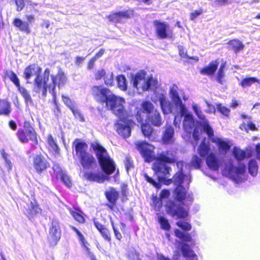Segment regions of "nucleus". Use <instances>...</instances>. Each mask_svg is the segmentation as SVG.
I'll use <instances>...</instances> for the list:
<instances>
[{
  "mask_svg": "<svg viewBox=\"0 0 260 260\" xmlns=\"http://www.w3.org/2000/svg\"><path fill=\"white\" fill-rule=\"evenodd\" d=\"M173 193L176 201L180 203L176 204L174 201H168L165 206L166 212L171 216H175L177 219H185L188 216V211L183 207L185 206L184 201H188L191 204L193 198L191 195L187 193L183 185L176 186Z\"/></svg>",
  "mask_w": 260,
  "mask_h": 260,
  "instance_id": "nucleus-1",
  "label": "nucleus"
},
{
  "mask_svg": "<svg viewBox=\"0 0 260 260\" xmlns=\"http://www.w3.org/2000/svg\"><path fill=\"white\" fill-rule=\"evenodd\" d=\"M41 72V68L37 64H32L24 69L23 76L27 83H29L31 78L34 77V91L37 93L41 92L43 96H46V81H49L50 71L48 68L45 69L43 78L40 76Z\"/></svg>",
  "mask_w": 260,
  "mask_h": 260,
  "instance_id": "nucleus-2",
  "label": "nucleus"
},
{
  "mask_svg": "<svg viewBox=\"0 0 260 260\" xmlns=\"http://www.w3.org/2000/svg\"><path fill=\"white\" fill-rule=\"evenodd\" d=\"M102 171L107 175L114 173L116 170L114 161L107 155L106 149L100 145L93 147Z\"/></svg>",
  "mask_w": 260,
  "mask_h": 260,
  "instance_id": "nucleus-3",
  "label": "nucleus"
},
{
  "mask_svg": "<svg viewBox=\"0 0 260 260\" xmlns=\"http://www.w3.org/2000/svg\"><path fill=\"white\" fill-rule=\"evenodd\" d=\"M105 100L106 107L118 118L123 119L128 114L124 105L125 103L124 98L111 94Z\"/></svg>",
  "mask_w": 260,
  "mask_h": 260,
  "instance_id": "nucleus-4",
  "label": "nucleus"
},
{
  "mask_svg": "<svg viewBox=\"0 0 260 260\" xmlns=\"http://www.w3.org/2000/svg\"><path fill=\"white\" fill-rule=\"evenodd\" d=\"M145 75L144 72L137 73L133 79V86L143 91H148L151 88H156L157 85V79L150 76L145 80Z\"/></svg>",
  "mask_w": 260,
  "mask_h": 260,
  "instance_id": "nucleus-5",
  "label": "nucleus"
},
{
  "mask_svg": "<svg viewBox=\"0 0 260 260\" xmlns=\"http://www.w3.org/2000/svg\"><path fill=\"white\" fill-rule=\"evenodd\" d=\"M66 75L63 72L59 69L56 75H52L51 80L49 79L48 81H46V95L47 94V89H48L49 92L52 94L53 100L55 103L56 100V94L55 92L56 86L57 85L59 88H60L66 84Z\"/></svg>",
  "mask_w": 260,
  "mask_h": 260,
  "instance_id": "nucleus-6",
  "label": "nucleus"
},
{
  "mask_svg": "<svg viewBox=\"0 0 260 260\" xmlns=\"http://www.w3.org/2000/svg\"><path fill=\"white\" fill-rule=\"evenodd\" d=\"M245 168L244 165L235 167L232 161H229L225 164L222 173L223 175L229 177L234 180H236L240 175L245 173Z\"/></svg>",
  "mask_w": 260,
  "mask_h": 260,
  "instance_id": "nucleus-7",
  "label": "nucleus"
},
{
  "mask_svg": "<svg viewBox=\"0 0 260 260\" xmlns=\"http://www.w3.org/2000/svg\"><path fill=\"white\" fill-rule=\"evenodd\" d=\"M157 37L159 39H172L174 34L169 24L165 21L155 20L153 22Z\"/></svg>",
  "mask_w": 260,
  "mask_h": 260,
  "instance_id": "nucleus-8",
  "label": "nucleus"
},
{
  "mask_svg": "<svg viewBox=\"0 0 260 260\" xmlns=\"http://www.w3.org/2000/svg\"><path fill=\"white\" fill-rule=\"evenodd\" d=\"M129 114H127L125 118H118L119 120L123 122L124 123L118 122L116 124V131L119 135L124 138L129 137L131 134V128L134 122L132 119H128L130 117Z\"/></svg>",
  "mask_w": 260,
  "mask_h": 260,
  "instance_id": "nucleus-9",
  "label": "nucleus"
},
{
  "mask_svg": "<svg viewBox=\"0 0 260 260\" xmlns=\"http://www.w3.org/2000/svg\"><path fill=\"white\" fill-rule=\"evenodd\" d=\"M136 146L146 162H149L153 160V151L150 144L140 141L136 143Z\"/></svg>",
  "mask_w": 260,
  "mask_h": 260,
  "instance_id": "nucleus-10",
  "label": "nucleus"
},
{
  "mask_svg": "<svg viewBox=\"0 0 260 260\" xmlns=\"http://www.w3.org/2000/svg\"><path fill=\"white\" fill-rule=\"evenodd\" d=\"M104 195L108 201L106 206L112 211L118 210L117 201L119 199V192L115 188L110 187L109 190L105 191Z\"/></svg>",
  "mask_w": 260,
  "mask_h": 260,
  "instance_id": "nucleus-11",
  "label": "nucleus"
},
{
  "mask_svg": "<svg viewBox=\"0 0 260 260\" xmlns=\"http://www.w3.org/2000/svg\"><path fill=\"white\" fill-rule=\"evenodd\" d=\"M152 169L158 180H164L165 177H168L172 170L171 168L167 164L157 160L153 163Z\"/></svg>",
  "mask_w": 260,
  "mask_h": 260,
  "instance_id": "nucleus-12",
  "label": "nucleus"
},
{
  "mask_svg": "<svg viewBox=\"0 0 260 260\" xmlns=\"http://www.w3.org/2000/svg\"><path fill=\"white\" fill-rule=\"evenodd\" d=\"M17 135L19 140L22 143H27L30 140L35 144L38 143L37 134L32 127H28L24 129L18 130Z\"/></svg>",
  "mask_w": 260,
  "mask_h": 260,
  "instance_id": "nucleus-13",
  "label": "nucleus"
},
{
  "mask_svg": "<svg viewBox=\"0 0 260 260\" xmlns=\"http://www.w3.org/2000/svg\"><path fill=\"white\" fill-rule=\"evenodd\" d=\"M177 153L173 149L161 151L158 154L156 159L166 164H174L176 162Z\"/></svg>",
  "mask_w": 260,
  "mask_h": 260,
  "instance_id": "nucleus-14",
  "label": "nucleus"
},
{
  "mask_svg": "<svg viewBox=\"0 0 260 260\" xmlns=\"http://www.w3.org/2000/svg\"><path fill=\"white\" fill-rule=\"evenodd\" d=\"M33 166L37 172L41 173L49 167V164L42 155H36L33 157Z\"/></svg>",
  "mask_w": 260,
  "mask_h": 260,
  "instance_id": "nucleus-15",
  "label": "nucleus"
},
{
  "mask_svg": "<svg viewBox=\"0 0 260 260\" xmlns=\"http://www.w3.org/2000/svg\"><path fill=\"white\" fill-rule=\"evenodd\" d=\"M54 173L53 176L57 179L61 181L68 187L71 186L72 183L70 177L67 175L66 172L63 171L58 164H54L52 167Z\"/></svg>",
  "mask_w": 260,
  "mask_h": 260,
  "instance_id": "nucleus-16",
  "label": "nucleus"
},
{
  "mask_svg": "<svg viewBox=\"0 0 260 260\" xmlns=\"http://www.w3.org/2000/svg\"><path fill=\"white\" fill-rule=\"evenodd\" d=\"M211 142L216 145L218 151L220 154L226 155L231 149V144L228 140L226 141L220 138L216 137L212 138Z\"/></svg>",
  "mask_w": 260,
  "mask_h": 260,
  "instance_id": "nucleus-17",
  "label": "nucleus"
},
{
  "mask_svg": "<svg viewBox=\"0 0 260 260\" xmlns=\"http://www.w3.org/2000/svg\"><path fill=\"white\" fill-rule=\"evenodd\" d=\"M174 129L171 125H166L161 138V143L164 145H170L174 142Z\"/></svg>",
  "mask_w": 260,
  "mask_h": 260,
  "instance_id": "nucleus-18",
  "label": "nucleus"
},
{
  "mask_svg": "<svg viewBox=\"0 0 260 260\" xmlns=\"http://www.w3.org/2000/svg\"><path fill=\"white\" fill-rule=\"evenodd\" d=\"M97 167L96 160L94 157L82 151V167L84 170H93Z\"/></svg>",
  "mask_w": 260,
  "mask_h": 260,
  "instance_id": "nucleus-19",
  "label": "nucleus"
},
{
  "mask_svg": "<svg viewBox=\"0 0 260 260\" xmlns=\"http://www.w3.org/2000/svg\"><path fill=\"white\" fill-rule=\"evenodd\" d=\"M93 95L97 100L101 103H106L105 99H107L109 95V90L106 88H102L99 86H94L92 88Z\"/></svg>",
  "mask_w": 260,
  "mask_h": 260,
  "instance_id": "nucleus-20",
  "label": "nucleus"
},
{
  "mask_svg": "<svg viewBox=\"0 0 260 260\" xmlns=\"http://www.w3.org/2000/svg\"><path fill=\"white\" fill-rule=\"evenodd\" d=\"M146 121L153 126L157 127L160 126L163 123L161 115L156 110L147 115Z\"/></svg>",
  "mask_w": 260,
  "mask_h": 260,
  "instance_id": "nucleus-21",
  "label": "nucleus"
},
{
  "mask_svg": "<svg viewBox=\"0 0 260 260\" xmlns=\"http://www.w3.org/2000/svg\"><path fill=\"white\" fill-rule=\"evenodd\" d=\"M219 62L218 59L211 61L208 66L201 69L200 71V73L203 75L209 76H213L218 68Z\"/></svg>",
  "mask_w": 260,
  "mask_h": 260,
  "instance_id": "nucleus-22",
  "label": "nucleus"
},
{
  "mask_svg": "<svg viewBox=\"0 0 260 260\" xmlns=\"http://www.w3.org/2000/svg\"><path fill=\"white\" fill-rule=\"evenodd\" d=\"M60 230L58 220H53L50 228L49 236L52 241H57L60 238Z\"/></svg>",
  "mask_w": 260,
  "mask_h": 260,
  "instance_id": "nucleus-23",
  "label": "nucleus"
},
{
  "mask_svg": "<svg viewBox=\"0 0 260 260\" xmlns=\"http://www.w3.org/2000/svg\"><path fill=\"white\" fill-rule=\"evenodd\" d=\"M84 176L88 181L96 182L99 183L104 182L106 179L108 178L100 173H93L92 172H85Z\"/></svg>",
  "mask_w": 260,
  "mask_h": 260,
  "instance_id": "nucleus-24",
  "label": "nucleus"
},
{
  "mask_svg": "<svg viewBox=\"0 0 260 260\" xmlns=\"http://www.w3.org/2000/svg\"><path fill=\"white\" fill-rule=\"evenodd\" d=\"M206 161L209 168L214 171H218L220 166L218 159L213 153H210L207 157Z\"/></svg>",
  "mask_w": 260,
  "mask_h": 260,
  "instance_id": "nucleus-25",
  "label": "nucleus"
},
{
  "mask_svg": "<svg viewBox=\"0 0 260 260\" xmlns=\"http://www.w3.org/2000/svg\"><path fill=\"white\" fill-rule=\"evenodd\" d=\"M41 209L39 207L37 201L33 199L30 201L27 205L26 209V214L29 217H33L41 213Z\"/></svg>",
  "mask_w": 260,
  "mask_h": 260,
  "instance_id": "nucleus-26",
  "label": "nucleus"
},
{
  "mask_svg": "<svg viewBox=\"0 0 260 260\" xmlns=\"http://www.w3.org/2000/svg\"><path fill=\"white\" fill-rule=\"evenodd\" d=\"M227 44L229 45V49L233 50L235 53L243 51L244 48V44L237 39L229 40L227 42Z\"/></svg>",
  "mask_w": 260,
  "mask_h": 260,
  "instance_id": "nucleus-27",
  "label": "nucleus"
},
{
  "mask_svg": "<svg viewBox=\"0 0 260 260\" xmlns=\"http://www.w3.org/2000/svg\"><path fill=\"white\" fill-rule=\"evenodd\" d=\"M73 156L77 162L81 164V140L76 139L74 142Z\"/></svg>",
  "mask_w": 260,
  "mask_h": 260,
  "instance_id": "nucleus-28",
  "label": "nucleus"
},
{
  "mask_svg": "<svg viewBox=\"0 0 260 260\" xmlns=\"http://www.w3.org/2000/svg\"><path fill=\"white\" fill-rule=\"evenodd\" d=\"M94 224L95 228L100 232L103 238L106 241L110 242L111 241V237L109 230L103 224L98 222H94Z\"/></svg>",
  "mask_w": 260,
  "mask_h": 260,
  "instance_id": "nucleus-29",
  "label": "nucleus"
},
{
  "mask_svg": "<svg viewBox=\"0 0 260 260\" xmlns=\"http://www.w3.org/2000/svg\"><path fill=\"white\" fill-rule=\"evenodd\" d=\"M194 121L190 114H186L183 120V126L186 132H190L194 127Z\"/></svg>",
  "mask_w": 260,
  "mask_h": 260,
  "instance_id": "nucleus-30",
  "label": "nucleus"
},
{
  "mask_svg": "<svg viewBox=\"0 0 260 260\" xmlns=\"http://www.w3.org/2000/svg\"><path fill=\"white\" fill-rule=\"evenodd\" d=\"M13 23L20 31H24L27 34H29L30 32L29 25L28 22L23 21L19 18H15Z\"/></svg>",
  "mask_w": 260,
  "mask_h": 260,
  "instance_id": "nucleus-31",
  "label": "nucleus"
},
{
  "mask_svg": "<svg viewBox=\"0 0 260 260\" xmlns=\"http://www.w3.org/2000/svg\"><path fill=\"white\" fill-rule=\"evenodd\" d=\"M161 109L164 114H167L172 111V105L170 102L166 97L162 96L159 98Z\"/></svg>",
  "mask_w": 260,
  "mask_h": 260,
  "instance_id": "nucleus-32",
  "label": "nucleus"
},
{
  "mask_svg": "<svg viewBox=\"0 0 260 260\" xmlns=\"http://www.w3.org/2000/svg\"><path fill=\"white\" fill-rule=\"evenodd\" d=\"M200 125L202 127L203 131L207 135L211 141L212 138H216L214 137L213 129L209 124L208 120L201 121L200 123Z\"/></svg>",
  "mask_w": 260,
  "mask_h": 260,
  "instance_id": "nucleus-33",
  "label": "nucleus"
},
{
  "mask_svg": "<svg viewBox=\"0 0 260 260\" xmlns=\"http://www.w3.org/2000/svg\"><path fill=\"white\" fill-rule=\"evenodd\" d=\"M181 250L183 256L185 258H197V255L194 253V251L189 247V246L184 243L181 247Z\"/></svg>",
  "mask_w": 260,
  "mask_h": 260,
  "instance_id": "nucleus-34",
  "label": "nucleus"
},
{
  "mask_svg": "<svg viewBox=\"0 0 260 260\" xmlns=\"http://www.w3.org/2000/svg\"><path fill=\"white\" fill-rule=\"evenodd\" d=\"M254 83H260V80L254 77L244 78L241 81L240 85L243 88L250 86Z\"/></svg>",
  "mask_w": 260,
  "mask_h": 260,
  "instance_id": "nucleus-35",
  "label": "nucleus"
},
{
  "mask_svg": "<svg viewBox=\"0 0 260 260\" xmlns=\"http://www.w3.org/2000/svg\"><path fill=\"white\" fill-rule=\"evenodd\" d=\"M175 236L184 242H191L192 238L189 233H184L181 232L179 229H175L174 230Z\"/></svg>",
  "mask_w": 260,
  "mask_h": 260,
  "instance_id": "nucleus-36",
  "label": "nucleus"
},
{
  "mask_svg": "<svg viewBox=\"0 0 260 260\" xmlns=\"http://www.w3.org/2000/svg\"><path fill=\"white\" fill-rule=\"evenodd\" d=\"M141 107L143 112L147 113V115L155 110L153 104L149 101H143L141 104Z\"/></svg>",
  "mask_w": 260,
  "mask_h": 260,
  "instance_id": "nucleus-37",
  "label": "nucleus"
},
{
  "mask_svg": "<svg viewBox=\"0 0 260 260\" xmlns=\"http://www.w3.org/2000/svg\"><path fill=\"white\" fill-rule=\"evenodd\" d=\"M141 130L144 136L150 139L153 132V128L150 124L148 122L141 123Z\"/></svg>",
  "mask_w": 260,
  "mask_h": 260,
  "instance_id": "nucleus-38",
  "label": "nucleus"
},
{
  "mask_svg": "<svg viewBox=\"0 0 260 260\" xmlns=\"http://www.w3.org/2000/svg\"><path fill=\"white\" fill-rule=\"evenodd\" d=\"M173 183L176 186L182 185L184 181V175L182 171H178L173 176Z\"/></svg>",
  "mask_w": 260,
  "mask_h": 260,
  "instance_id": "nucleus-39",
  "label": "nucleus"
},
{
  "mask_svg": "<svg viewBox=\"0 0 260 260\" xmlns=\"http://www.w3.org/2000/svg\"><path fill=\"white\" fill-rule=\"evenodd\" d=\"M233 154L235 158L238 160H242L245 158L246 156V152L240 148L234 147L233 149Z\"/></svg>",
  "mask_w": 260,
  "mask_h": 260,
  "instance_id": "nucleus-40",
  "label": "nucleus"
},
{
  "mask_svg": "<svg viewBox=\"0 0 260 260\" xmlns=\"http://www.w3.org/2000/svg\"><path fill=\"white\" fill-rule=\"evenodd\" d=\"M117 86L121 90L126 91L127 89L126 79L123 75H118L116 77Z\"/></svg>",
  "mask_w": 260,
  "mask_h": 260,
  "instance_id": "nucleus-41",
  "label": "nucleus"
},
{
  "mask_svg": "<svg viewBox=\"0 0 260 260\" xmlns=\"http://www.w3.org/2000/svg\"><path fill=\"white\" fill-rule=\"evenodd\" d=\"M48 144L51 151L54 153L55 155L59 154V148L51 135H48L47 139Z\"/></svg>",
  "mask_w": 260,
  "mask_h": 260,
  "instance_id": "nucleus-42",
  "label": "nucleus"
},
{
  "mask_svg": "<svg viewBox=\"0 0 260 260\" xmlns=\"http://www.w3.org/2000/svg\"><path fill=\"white\" fill-rule=\"evenodd\" d=\"M210 149V146L206 144L204 142H202L199 146L198 152L201 156L207 157L209 155Z\"/></svg>",
  "mask_w": 260,
  "mask_h": 260,
  "instance_id": "nucleus-43",
  "label": "nucleus"
},
{
  "mask_svg": "<svg viewBox=\"0 0 260 260\" xmlns=\"http://www.w3.org/2000/svg\"><path fill=\"white\" fill-rule=\"evenodd\" d=\"M62 99L64 104L67 105L72 111L75 116H76V107L74 101H72L69 97L62 95Z\"/></svg>",
  "mask_w": 260,
  "mask_h": 260,
  "instance_id": "nucleus-44",
  "label": "nucleus"
},
{
  "mask_svg": "<svg viewBox=\"0 0 260 260\" xmlns=\"http://www.w3.org/2000/svg\"><path fill=\"white\" fill-rule=\"evenodd\" d=\"M258 166L254 159H251L248 162V171L252 176H255L258 172Z\"/></svg>",
  "mask_w": 260,
  "mask_h": 260,
  "instance_id": "nucleus-45",
  "label": "nucleus"
},
{
  "mask_svg": "<svg viewBox=\"0 0 260 260\" xmlns=\"http://www.w3.org/2000/svg\"><path fill=\"white\" fill-rule=\"evenodd\" d=\"M158 222L160 224V228L166 231L170 230L171 227L168 219L162 216L158 217Z\"/></svg>",
  "mask_w": 260,
  "mask_h": 260,
  "instance_id": "nucleus-46",
  "label": "nucleus"
},
{
  "mask_svg": "<svg viewBox=\"0 0 260 260\" xmlns=\"http://www.w3.org/2000/svg\"><path fill=\"white\" fill-rule=\"evenodd\" d=\"M178 53L181 57L183 58L191 59L195 60H198L199 58L198 56H188L187 54V50L181 45L178 46Z\"/></svg>",
  "mask_w": 260,
  "mask_h": 260,
  "instance_id": "nucleus-47",
  "label": "nucleus"
},
{
  "mask_svg": "<svg viewBox=\"0 0 260 260\" xmlns=\"http://www.w3.org/2000/svg\"><path fill=\"white\" fill-rule=\"evenodd\" d=\"M82 246L84 247L86 254L90 258L91 260H96L95 257L92 253L91 251L90 244L85 240L83 237L82 236Z\"/></svg>",
  "mask_w": 260,
  "mask_h": 260,
  "instance_id": "nucleus-48",
  "label": "nucleus"
},
{
  "mask_svg": "<svg viewBox=\"0 0 260 260\" xmlns=\"http://www.w3.org/2000/svg\"><path fill=\"white\" fill-rule=\"evenodd\" d=\"M109 21L114 23H122L119 11L113 12L107 16Z\"/></svg>",
  "mask_w": 260,
  "mask_h": 260,
  "instance_id": "nucleus-49",
  "label": "nucleus"
},
{
  "mask_svg": "<svg viewBox=\"0 0 260 260\" xmlns=\"http://www.w3.org/2000/svg\"><path fill=\"white\" fill-rule=\"evenodd\" d=\"M202 162V159L197 155H194L192 156L190 161V166L193 167L194 169H199L201 167Z\"/></svg>",
  "mask_w": 260,
  "mask_h": 260,
  "instance_id": "nucleus-50",
  "label": "nucleus"
},
{
  "mask_svg": "<svg viewBox=\"0 0 260 260\" xmlns=\"http://www.w3.org/2000/svg\"><path fill=\"white\" fill-rule=\"evenodd\" d=\"M10 112L9 104L6 101L0 100V114L7 115Z\"/></svg>",
  "mask_w": 260,
  "mask_h": 260,
  "instance_id": "nucleus-51",
  "label": "nucleus"
},
{
  "mask_svg": "<svg viewBox=\"0 0 260 260\" xmlns=\"http://www.w3.org/2000/svg\"><path fill=\"white\" fill-rule=\"evenodd\" d=\"M122 22L124 20L132 18L134 15V10L128 9L123 11H119Z\"/></svg>",
  "mask_w": 260,
  "mask_h": 260,
  "instance_id": "nucleus-52",
  "label": "nucleus"
},
{
  "mask_svg": "<svg viewBox=\"0 0 260 260\" xmlns=\"http://www.w3.org/2000/svg\"><path fill=\"white\" fill-rule=\"evenodd\" d=\"M225 63H222L219 67L217 73V81L218 83L222 84L223 83V79L224 76V69L225 67Z\"/></svg>",
  "mask_w": 260,
  "mask_h": 260,
  "instance_id": "nucleus-53",
  "label": "nucleus"
},
{
  "mask_svg": "<svg viewBox=\"0 0 260 260\" xmlns=\"http://www.w3.org/2000/svg\"><path fill=\"white\" fill-rule=\"evenodd\" d=\"M6 75L10 80L18 88L20 86L19 80L16 74L12 71H7Z\"/></svg>",
  "mask_w": 260,
  "mask_h": 260,
  "instance_id": "nucleus-54",
  "label": "nucleus"
},
{
  "mask_svg": "<svg viewBox=\"0 0 260 260\" xmlns=\"http://www.w3.org/2000/svg\"><path fill=\"white\" fill-rule=\"evenodd\" d=\"M120 192L121 194V201L124 202L128 200L127 193L128 188L127 185L125 183H122L120 185Z\"/></svg>",
  "mask_w": 260,
  "mask_h": 260,
  "instance_id": "nucleus-55",
  "label": "nucleus"
},
{
  "mask_svg": "<svg viewBox=\"0 0 260 260\" xmlns=\"http://www.w3.org/2000/svg\"><path fill=\"white\" fill-rule=\"evenodd\" d=\"M19 92L21 93L24 98L25 101L26 103H31L32 100L29 92L27 90L23 87H18Z\"/></svg>",
  "mask_w": 260,
  "mask_h": 260,
  "instance_id": "nucleus-56",
  "label": "nucleus"
},
{
  "mask_svg": "<svg viewBox=\"0 0 260 260\" xmlns=\"http://www.w3.org/2000/svg\"><path fill=\"white\" fill-rule=\"evenodd\" d=\"M176 224L184 231H189L192 228L191 225L186 221H178L176 223Z\"/></svg>",
  "mask_w": 260,
  "mask_h": 260,
  "instance_id": "nucleus-57",
  "label": "nucleus"
},
{
  "mask_svg": "<svg viewBox=\"0 0 260 260\" xmlns=\"http://www.w3.org/2000/svg\"><path fill=\"white\" fill-rule=\"evenodd\" d=\"M217 110L226 117H229L230 113V109L222 105L221 103L216 104Z\"/></svg>",
  "mask_w": 260,
  "mask_h": 260,
  "instance_id": "nucleus-58",
  "label": "nucleus"
},
{
  "mask_svg": "<svg viewBox=\"0 0 260 260\" xmlns=\"http://www.w3.org/2000/svg\"><path fill=\"white\" fill-rule=\"evenodd\" d=\"M124 163L125 165V168L127 172H128L129 170L132 168H134V164L133 161L131 158V157L127 155L125 156Z\"/></svg>",
  "mask_w": 260,
  "mask_h": 260,
  "instance_id": "nucleus-59",
  "label": "nucleus"
},
{
  "mask_svg": "<svg viewBox=\"0 0 260 260\" xmlns=\"http://www.w3.org/2000/svg\"><path fill=\"white\" fill-rule=\"evenodd\" d=\"M127 256L131 260H141L139 253L135 249L129 250L127 253Z\"/></svg>",
  "mask_w": 260,
  "mask_h": 260,
  "instance_id": "nucleus-60",
  "label": "nucleus"
},
{
  "mask_svg": "<svg viewBox=\"0 0 260 260\" xmlns=\"http://www.w3.org/2000/svg\"><path fill=\"white\" fill-rule=\"evenodd\" d=\"M145 179L150 184L153 185L154 187L156 188L157 189H159L161 187V185L159 183L156 182L154 179H153L151 177H149L146 173L144 174L143 175Z\"/></svg>",
  "mask_w": 260,
  "mask_h": 260,
  "instance_id": "nucleus-61",
  "label": "nucleus"
},
{
  "mask_svg": "<svg viewBox=\"0 0 260 260\" xmlns=\"http://www.w3.org/2000/svg\"><path fill=\"white\" fill-rule=\"evenodd\" d=\"M110 223H111V226L112 227V229H113V230L114 232V236H115L116 239H117L118 241H121V240L122 238V236L121 234L119 231V230L116 227V226L115 225V224L113 220H110Z\"/></svg>",
  "mask_w": 260,
  "mask_h": 260,
  "instance_id": "nucleus-62",
  "label": "nucleus"
},
{
  "mask_svg": "<svg viewBox=\"0 0 260 260\" xmlns=\"http://www.w3.org/2000/svg\"><path fill=\"white\" fill-rule=\"evenodd\" d=\"M170 92L171 95L172 99L175 102V104H177V103L182 101L178 94L177 91L176 89L171 88L170 89Z\"/></svg>",
  "mask_w": 260,
  "mask_h": 260,
  "instance_id": "nucleus-63",
  "label": "nucleus"
},
{
  "mask_svg": "<svg viewBox=\"0 0 260 260\" xmlns=\"http://www.w3.org/2000/svg\"><path fill=\"white\" fill-rule=\"evenodd\" d=\"M193 109L198 117L201 120V121H204L207 120L205 116L203 114L202 111L200 109H198L196 105H194L193 106Z\"/></svg>",
  "mask_w": 260,
  "mask_h": 260,
  "instance_id": "nucleus-64",
  "label": "nucleus"
}]
</instances>
